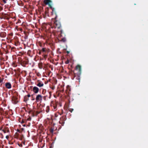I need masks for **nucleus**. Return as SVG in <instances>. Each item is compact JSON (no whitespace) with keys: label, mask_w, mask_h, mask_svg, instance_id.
Listing matches in <instances>:
<instances>
[{"label":"nucleus","mask_w":148,"mask_h":148,"mask_svg":"<svg viewBox=\"0 0 148 148\" xmlns=\"http://www.w3.org/2000/svg\"><path fill=\"white\" fill-rule=\"evenodd\" d=\"M76 70L78 71L79 73L80 74L81 72V66L79 65H77L75 68Z\"/></svg>","instance_id":"obj_10"},{"label":"nucleus","mask_w":148,"mask_h":148,"mask_svg":"<svg viewBox=\"0 0 148 148\" xmlns=\"http://www.w3.org/2000/svg\"><path fill=\"white\" fill-rule=\"evenodd\" d=\"M2 131H3L4 133H5L6 132V130H2Z\"/></svg>","instance_id":"obj_27"},{"label":"nucleus","mask_w":148,"mask_h":148,"mask_svg":"<svg viewBox=\"0 0 148 148\" xmlns=\"http://www.w3.org/2000/svg\"><path fill=\"white\" fill-rule=\"evenodd\" d=\"M0 8H1V10H2V9H3L1 7H0Z\"/></svg>","instance_id":"obj_38"},{"label":"nucleus","mask_w":148,"mask_h":148,"mask_svg":"<svg viewBox=\"0 0 148 148\" xmlns=\"http://www.w3.org/2000/svg\"><path fill=\"white\" fill-rule=\"evenodd\" d=\"M68 110L70 112H72L73 110V109L71 108H69Z\"/></svg>","instance_id":"obj_19"},{"label":"nucleus","mask_w":148,"mask_h":148,"mask_svg":"<svg viewBox=\"0 0 148 148\" xmlns=\"http://www.w3.org/2000/svg\"><path fill=\"white\" fill-rule=\"evenodd\" d=\"M51 70H52V67H51Z\"/></svg>","instance_id":"obj_45"},{"label":"nucleus","mask_w":148,"mask_h":148,"mask_svg":"<svg viewBox=\"0 0 148 148\" xmlns=\"http://www.w3.org/2000/svg\"><path fill=\"white\" fill-rule=\"evenodd\" d=\"M49 6L50 7V8H51V9L52 10V14H55L56 16L55 17V20L56 19L57 16L56 15V12L55 11V9L54 8H53L52 7L51 5L49 3L48 4Z\"/></svg>","instance_id":"obj_7"},{"label":"nucleus","mask_w":148,"mask_h":148,"mask_svg":"<svg viewBox=\"0 0 148 148\" xmlns=\"http://www.w3.org/2000/svg\"><path fill=\"white\" fill-rule=\"evenodd\" d=\"M39 91V88L36 86H34L33 88V91L36 94Z\"/></svg>","instance_id":"obj_9"},{"label":"nucleus","mask_w":148,"mask_h":148,"mask_svg":"<svg viewBox=\"0 0 148 148\" xmlns=\"http://www.w3.org/2000/svg\"><path fill=\"white\" fill-rule=\"evenodd\" d=\"M65 63L66 64H68L69 63V60H67L65 62Z\"/></svg>","instance_id":"obj_24"},{"label":"nucleus","mask_w":148,"mask_h":148,"mask_svg":"<svg viewBox=\"0 0 148 148\" xmlns=\"http://www.w3.org/2000/svg\"><path fill=\"white\" fill-rule=\"evenodd\" d=\"M44 3L45 4L47 5L51 3V1L50 0H44Z\"/></svg>","instance_id":"obj_16"},{"label":"nucleus","mask_w":148,"mask_h":148,"mask_svg":"<svg viewBox=\"0 0 148 148\" xmlns=\"http://www.w3.org/2000/svg\"><path fill=\"white\" fill-rule=\"evenodd\" d=\"M61 27L60 23L57 20H56L54 22V26L52 27V28H57L59 29Z\"/></svg>","instance_id":"obj_1"},{"label":"nucleus","mask_w":148,"mask_h":148,"mask_svg":"<svg viewBox=\"0 0 148 148\" xmlns=\"http://www.w3.org/2000/svg\"><path fill=\"white\" fill-rule=\"evenodd\" d=\"M58 103V102H57L56 101H51V106H53L54 110H56Z\"/></svg>","instance_id":"obj_3"},{"label":"nucleus","mask_w":148,"mask_h":148,"mask_svg":"<svg viewBox=\"0 0 148 148\" xmlns=\"http://www.w3.org/2000/svg\"><path fill=\"white\" fill-rule=\"evenodd\" d=\"M67 87V88L68 89V88H69V91H71V89H70V86H67L66 87Z\"/></svg>","instance_id":"obj_25"},{"label":"nucleus","mask_w":148,"mask_h":148,"mask_svg":"<svg viewBox=\"0 0 148 148\" xmlns=\"http://www.w3.org/2000/svg\"><path fill=\"white\" fill-rule=\"evenodd\" d=\"M2 1L4 3H6V0H2Z\"/></svg>","instance_id":"obj_26"},{"label":"nucleus","mask_w":148,"mask_h":148,"mask_svg":"<svg viewBox=\"0 0 148 148\" xmlns=\"http://www.w3.org/2000/svg\"><path fill=\"white\" fill-rule=\"evenodd\" d=\"M26 96H27V97L28 98L30 97L31 96V95L30 94H28L27 95H26Z\"/></svg>","instance_id":"obj_28"},{"label":"nucleus","mask_w":148,"mask_h":148,"mask_svg":"<svg viewBox=\"0 0 148 148\" xmlns=\"http://www.w3.org/2000/svg\"><path fill=\"white\" fill-rule=\"evenodd\" d=\"M38 67L40 69L43 68L42 63V62H40L38 64Z\"/></svg>","instance_id":"obj_17"},{"label":"nucleus","mask_w":148,"mask_h":148,"mask_svg":"<svg viewBox=\"0 0 148 148\" xmlns=\"http://www.w3.org/2000/svg\"><path fill=\"white\" fill-rule=\"evenodd\" d=\"M57 80H55L54 82V84H56L57 83Z\"/></svg>","instance_id":"obj_29"},{"label":"nucleus","mask_w":148,"mask_h":148,"mask_svg":"<svg viewBox=\"0 0 148 148\" xmlns=\"http://www.w3.org/2000/svg\"><path fill=\"white\" fill-rule=\"evenodd\" d=\"M22 123H24V122H23V121H22Z\"/></svg>","instance_id":"obj_44"},{"label":"nucleus","mask_w":148,"mask_h":148,"mask_svg":"<svg viewBox=\"0 0 148 148\" xmlns=\"http://www.w3.org/2000/svg\"><path fill=\"white\" fill-rule=\"evenodd\" d=\"M63 34H64V36H66L63 30H60V35L61 37H62V38H61V41L65 42L66 41V39L65 37L63 36Z\"/></svg>","instance_id":"obj_2"},{"label":"nucleus","mask_w":148,"mask_h":148,"mask_svg":"<svg viewBox=\"0 0 148 148\" xmlns=\"http://www.w3.org/2000/svg\"><path fill=\"white\" fill-rule=\"evenodd\" d=\"M50 88L53 90L55 89V86H50Z\"/></svg>","instance_id":"obj_21"},{"label":"nucleus","mask_w":148,"mask_h":148,"mask_svg":"<svg viewBox=\"0 0 148 148\" xmlns=\"http://www.w3.org/2000/svg\"><path fill=\"white\" fill-rule=\"evenodd\" d=\"M5 86L8 89H10L11 88V85L10 83L9 82L6 83L5 84Z\"/></svg>","instance_id":"obj_13"},{"label":"nucleus","mask_w":148,"mask_h":148,"mask_svg":"<svg viewBox=\"0 0 148 148\" xmlns=\"http://www.w3.org/2000/svg\"><path fill=\"white\" fill-rule=\"evenodd\" d=\"M10 148H13V147H11Z\"/></svg>","instance_id":"obj_39"},{"label":"nucleus","mask_w":148,"mask_h":148,"mask_svg":"<svg viewBox=\"0 0 148 148\" xmlns=\"http://www.w3.org/2000/svg\"><path fill=\"white\" fill-rule=\"evenodd\" d=\"M40 113V112L39 111H38L36 110L35 116H36L38 114H39Z\"/></svg>","instance_id":"obj_20"},{"label":"nucleus","mask_w":148,"mask_h":148,"mask_svg":"<svg viewBox=\"0 0 148 148\" xmlns=\"http://www.w3.org/2000/svg\"><path fill=\"white\" fill-rule=\"evenodd\" d=\"M49 10L48 8L46 9L45 12V14H43V16L44 18H45L47 16H49Z\"/></svg>","instance_id":"obj_11"},{"label":"nucleus","mask_w":148,"mask_h":148,"mask_svg":"<svg viewBox=\"0 0 148 148\" xmlns=\"http://www.w3.org/2000/svg\"><path fill=\"white\" fill-rule=\"evenodd\" d=\"M67 53H68H68H69V51H67Z\"/></svg>","instance_id":"obj_37"},{"label":"nucleus","mask_w":148,"mask_h":148,"mask_svg":"<svg viewBox=\"0 0 148 148\" xmlns=\"http://www.w3.org/2000/svg\"><path fill=\"white\" fill-rule=\"evenodd\" d=\"M51 95H49V99H50V98H51Z\"/></svg>","instance_id":"obj_35"},{"label":"nucleus","mask_w":148,"mask_h":148,"mask_svg":"<svg viewBox=\"0 0 148 148\" xmlns=\"http://www.w3.org/2000/svg\"><path fill=\"white\" fill-rule=\"evenodd\" d=\"M29 100V99L27 97V96H25L24 98V101L25 102H26Z\"/></svg>","instance_id":"obj_18"},{"label":"nucleus","mask_w":148,"mask_h":148,"mask_svg":"<svg viewBox=\"0 0 148 148\" xmlns=\"http://www.w3.org/2000/svg\"><path fill=\"white\" fill-rule=\"evenodd\" d=\"M49 95H51V92H49Z\"/></svg>","instance_id":"obj_32"},{"label":"nucleus","mask_w":148,"mask_h":148,"mask_svg":"<svg viewBox=\"0 0 148 148\" xmlns=\"http://www.w3.org/2000/svg\"><path fill=\"white\" fill-rule=\"evenodd\" d=\"M42 51L43 52H45V49L44 48L42 49Z\"/></svg>","instance_id":"obj_30"},{"label":"nucleus","mask_w":148,"mask_h":148,"mask_svg":"<svg viewBox=\"0 0 148 148\" xmlns=\"http://www.w3.org/2000/svg\"><path fill=\"white\" fill-rule=\"evenodd\" d=\"M22 123H24V122H23V121H22Z\"/></svg>","instance_id":"obj_43"},{"label":"nucleus","mask_w":148,"mask_h":148,"mask_svg":"<svg viewBox=\"0 0 148 148\" xmlns=\"http://www.w3.org/2000/svg\"><path fill=\"white\" fill-rule=\"evenodd\" d=\"M66 116H63L60 118L59 123L61 124L62 125H63L64 123V121L66 120Z\"/></svg>","instance_id":"obj_4"},{"label":"nucleus","mask_w":148,"mask_h":148,"mask_svg":"<svg viewBox=\"0 0 148 148\" xmlns=\"http://www.w3.org/2000/svg\"><path fill=\"white\" fill-rule=\"evenodd\" d=\"M12 103L14 104H16L18 102V98L16 96H12Z\"/></svg>","instance_id":"obj_6"},{"label":"nucleus","mask_w":148,"mask_h":148,"mask_svg":"<svg viewBox=\"0 0 148 148\" xmlns=\"http://www.w3.org/2000/svg\"><path fill=\"white\" fill-rule=\"evenodd\" d=\"M51 72V71H50V72H49V73Z\"/></svg>","instance_id":"obj_42"},{"label":"nucleus","mask_w":148,"mask_h":148,"mask_svg":"<svg viewBox=\"0 0 148 148\" xmlns=\"http://www.w3.org/2000/svg\"><path fill=\"white\" fill-rule=\"evenodd\" d=\"M64 91V90H62V92H63Z\"/></svg>","instance_id":"obj_40"},{"label":"nucleus","mask_w":148,"mask_h":148,"mask_svg":"<svg viewBox=\"0 0 148 148\" xmlns=\"http://www.w3.org/2000/svg\"><path fill=\"white\" fill-rule=\"evenodd\" d=\"M36 85L39 87H42L44 86L43 83L40 81H38V84H36Z\"/></svg>","instance_id":"obj_12"},{"label":"nucleus","mask_w":148,"mask_h":148,"mask_svg":"<svg viewBox=\"0 0 148 148\" xmlns=\"http://www.w3.org/2000/svg\"><path fill=\"white\" fill-rule=\"evenodd\" d=\"M10 144L12 145L13 144V143L12 142H11V143H9Z\"/></svg>","instance_id":"obj_36"},{"label":"nucleus","mask_w":148,"mask_h":148,"mask_svg":"<svg viewBox=\"0 0 148 148\" xmlns=\"http://www.w3.org/2000/svg\"><path fill=\"white\" fill-rule=\"evenodd\" d=\"M46 90L45 89H43L42 91V93L43 94H44L46 92Z\"/></svg>","instance_id":"obj_23"},{"label":"nucleus","mask_w":148,"mask_h":148,"mask_svg":"<svg viewBox=\"0 0 148 148\" xmlns=\"http://www.w3.org/2000/svg\"><path fill=\"white\" fill-rule=\"evenodd\" d=\"M50 132L51 133H53V129L52 128H51L50 130Z\"/></svg>","instance_id":"obj_22"},{"label":"nucleus","mask_w":148,"mask_h":148,"mask_svg":"<svg viewBox=\"0 0 148 148\" xmlns=\"http://www.w3.org/2000/svg\"><path fill=\"white\" fill-rule=\"evenodd\" d=\"M36 110V108L35 107H34L33 109H30L29 110V114H31L32 116L34 117L35 116Z\"/></svg>","instance_id":"obj_5"},{"label":"nucleus","mask_w":148,"mask_h":148,"mask_svg":"<svg viewBox=\"0 0 148 148\" xmlns=\"http://www.w3.org/2000/svg\"><path fill=\"white\" fill-rule=\"evenodd\" d=\"M9 137L8 136V135H7V136H6V139H8L9 138Z\"/></svg>","instance_id":"obj_31"},{"label":"nucleus","mask_w":148,"mask_h":148,"mask_svg":"<svg viewBox=\"0 0 148 148\" xmlns=\"http://www.w3.org/2000/svg\"><path fill=\"white\" fill-rule=\"evenodd\" d=\"M31 118H28V119H27V120H30V119H31Z\"/></svg>","instance_id":"obj_33"},{"label":"nucleus","mask_w":148,"mask_h":148,"mask_svg":"<svg viewBox=\"0 0 148 148\" xmlns=\"http://www.w3.org/2000/svg\"><path fill=\"white\" fill-rule=\"evenodd\" d=\"M7 132H9V129H7Z\"/></svg>","instance_id":"obj_34"},{"label":"nucleus","mask_w":148,"mask_h":148,"mask_svg":"<svg viewBox=\"0 0 148 148\" xmlns=\"http://www.w3.org/2000/svg\"><path fill=\"white\" fill-rule=\"evenodd\" d=\"M23 126H25V125H23Z\"/></svg>","instance_id":"obj_41"},{"label":"nucleus","mask_w":148,"mask_h":148,"mask_svg":"<svg viewBox=\"0 0 148 148\" xmlns=\"http://www.w3.org/2000/svg\"><path fill=\"white\" fill-rule=\"evenodd\" d=\"M28 62L27 61L25 60L21 62V64L23 66H25V65L28 64Z\"/></svg>","instance_id":"obj_15"},{"label":"nucleus","mask_w":148,"mask_h":148,"mask_svg":"<svg viewBox=\"0 0 148 148\" xmlns=\"http://www.w3.org/2000/svg\"><path fill=\"white\" fill-rule=\"evenodd\" d=\"M6 35V34L5 32H2L0 33V36L2 38L5 37Z\"/></svg>","instance_id":"obj_14"},{"label":"nucleus","mask_w":148,"mask_h":148,"mask_svg":"<svg viewBox=\"0 0 148 148\" xmlns=\"http://www.w3.org/2000/svg\"><path fill=\"white\" fill-rule=\"evenodd\" d=\"M42 97L40 95H37L36 99L37 102H38L40 101H42Z\"/></svg>","instance_id":"obj_8"}]
</instances>
